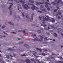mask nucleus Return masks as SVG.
<instances>
[{
    "instance_id": "nucleus-9",
    "label": "nucleus",
    "mask_w": 63,
    "mask_h": 63,
    "mask_svg": "<svg viewBox=\"0 0 63 63\" xmlns=\"http://www.w3.org/2000/svg\"><path fill=\"white\" fill-rule=\"evenodd\" d=\"M8 23H9L10 25H14V24L13 23L11 22H8Z\"/></svg>"
},
{
    "instance_id": "nucleus-38",
    "label": "nucleus",
    "mask_w": 63,
    "mask_h": 63,
    "mask_svg": "<svg viewBox=\"0 0 63 63\" xmlns=\"http://www.w3.org/2000/svg\"><path fill=\"white\" fill-rule=\"evenodd\" d=\"M53 28H54V29H56V28H57V27H54Z\"/></svg>"
},
{
    "instance_id": "nucleus-50",
    "label": "nucleus",
    "mask_w": 63,
    "mask_h": 63,
    "mask_svg": "<svg viewBox=\"0 0 63 63\" xmlns=\"http://www.w3.org/2000/svg\"><path fill=\"white\" fill-rule=\"evenodd\" d=\"M48 29H51V28L49 27H48Z\"/></svg>"
},
{
    "instance_id": "nucleus-20",
    "label": "nucleus",
    "mask_w": 63,
    "mask_h": 63,
    "mask_svg": "<svg viewBox=\"0 0 63 63\" xmlns=\"http://www.w3.org/2000/svg\"><path fill=\"white\" fill-rule=\"evenodd\" d=\"M48 38V37H45L44 38V40H49L48 39H47L46 40V39H47Z\"/></svg>"
},
{
    "instance_id": "nucleus-36",
    "label": "nucleus",
    "mask_w": 63,
    "mask_h": 63,
    "mask_svg": "<svg viewBox=\"0 0 63 63\" xmlns=\"http://www.w3.org/2000/svg\"><path fill=\"white\" fill-rule=\"evenodd\" d=\"M12 12L11 11V10H10V13L11 15H12Z\"/></svg>"
},
{
    "instance_id": "nucleus-6",
    "label": "nucleus",
    "mask_w": 63,
    "mask_h": 63,
    "mask_svg": "<svg viewBox=\"0 0 63 63\" xmlns=\"http://www.w3.org/2000/svg\"><path fill=\"white\" fill-rule=\"evenodd\" d=\"M36 3L37 4V5H40V4H44V2H39L37 1H36Z\"/></svg>"
},
{
    "instance_id": "nucleus-64",
    "label": "nucleus",
    "mask_w": 63,
    "mask_h": 63,
    "mask_svg": "<svg viewBox=\"0 0 63 63\" xmlns=\"http://www.w3.org/2000/svg\"><path fill=\"white\" fill-rule=\"evenodd\" d=\"M10 56H11V57H13V56H12L11 55H10Z\"/></svg>"
},
{
    "instance_id": "nucleus-12",
    "label": "nucleus",
    "mask_w": 63,
    "mask_h": 63,
    "mask_svg": "<svg viewBox=\"0 0 63 63\" xmlns=\"http://www.w3.org/2000/svg\"><path fill=\"white\" fill-rule=\"evenodd\" d=\"M51 19H52L51 20H50L51 21H52V22H54L55 21V19H54L53 18H52Z\"/></svg>"
},
{
    "instance_id": "nucleus-14",
    "label": "nucleus",
    "mask_w": 63,
    "mask_h": 63,
    "mask_svg": "<svg viewBox=\"0 0 63 63\" xmlns=\"http://www.w3.org/2000/svg\"><path fill=\"white\" fill-rule=\"evenodd\" d=\"M36 49L37 50H39V51H40V52H42V50H41L40 49H39V48H36Z\"/></svg>"
},
{
    "instance_id": "nucleus-22",
    "label": "nucleus",
    "mask_w": 63,
    "mask_h": 63,
    "mask_svg": "<svg viewBox=\"0 0 63 63\" xmlns=\"http://www.w3.org/2000/svg\"><path fill=\"white\" fill-rule=\"evenodd\" d=\"M41 30H38L37 32H38V33H41Z\"/></svg>"
},
{
    "instance_id": "nucleus-31",
    "label": "nucleus",
    "mask_w": 63,
    "mask_h": 63,
    "mask_svg": "<svg viewBox=\"0 0 63 63\" xmlns=\"http://www.w3.org/2000/svg\"><path fill=\"white\" fill-rule=\"evenodd\" d=\"M48 3H47V2H45V4L46 5H47L48 4Z\"/></svg>"
},
{
    "instance_id": "nucleus-10",
    "label": "nucleus",
    "mask_w": 63,
    "mask_h": 63,
    "mask_svg": "<svg viewBox=\"0 0 63 63\" xmlns=\"http://www.w3.org/2000/svg\"><path fill=\"white\" fill-rule=\"evenodd\" d=\"M23 34H24L25 35H27V34H28L27 33H25V30H23Z\"/></svg>"
},
{
    "instance_id": "nucleus-45",
    "label": "nucleus",
    "mask_w": 63,
    "mask_h": 63,
    "mask_svg": "<svg viewBox=\"0 0 63 63\" xmlns=\"http://www.w3.org/2000/svg\"><path fill=\"white\" fill-rule=\"evenodd\" d=\"M17 8L18 10H19V6H17Z\"/></svg>"
},
{
    "instance_id": "nucleus-46",
    "label": "nucleus",
    "mask_w": 63,
    "mask_h": 63,
    "mask_svg": "<svg viewBox=\"0 0 63 63\" xmlns=\"http://www.w3.org/2000/svg\"><path fill=\"white\" fill-rule=\"evenodd\" d=\"M60 18V17L58 16V19H59V18Z\"/></svg>"
},
{
    "instance_id": "nucleus-59",
    "label": "nucleus",
    "mask_w": 63,
    "mask_h": 63,
    "mask_svg": "<svg viewBox=\"0 0 63 63\" xmlns=\"http://www.w3.org/2000/svg\"><path fill=\"white\" fill-rule=\"evenodd\" d=\"M3 32V33H4V34H6V33H5V32Z\"/></svg>"
},
{
    "instance_id": "nucleus-1",
    "label": "nucleus",
    "mask_w": 63,
    "mask_h": 63,
    "mask_svg": "<svg viewBox=\"0 0 63 63\" xmlns=\"http://www.w3.org/2000/svg\"><path fill=\"white\" fill-rule=\"evenodd\" d=\"M39 18L40 20H41V19H44V20H42V21H43V22H42V23L43 24L46 23V22H44V21H48V19H49L48 18H47L46 17L44 18V16H42L41 17L40 16H39Z\"/></svg>"
},
{
    "instance_id": "nucleus-47",
    "label": "nucleus",
    "mask_w": 63,
    "mask_h": 63,
    "mask_svg": "<svg viewBox=\"0 0 63 63\" xmlns=\"http://www.w3.org/2000/svg\"><path fill=\"white\" fill-rule=\"evenodd\" d=\"M8 1H11L12 2H13V0H8Z\"/></svg>"
},
{
    "instance_id": "nucleus-23",
    "label": "nucleus",
    "mask_w": 63,
    "mask_h": 63,
    "mask_svg": "<svg viewBox=\"0 0 63 63\" xmlns=\"http://www.w3.org/2000/svg\"><path fill=\"white\" fill-rule=\"evenodd\" d=\"M38 12H39V13H43V12L39 10L38 11Z\"/></svg>"
},
{
    "instance_id": "nucleus-56",
    "label": "nucleus",
    "mask_w": 63,
    "mask_h": 63,
    "mask_svg": "<svg viewBox=\"0 0 63 63\" xmlns=\"http://www.w3.org/2000/svg\"><path fill=\"white\" fill-rule=\"evenodd\" d=\"M45 51H47V49H45Z\"/></svg>"
},
{
    "instance_id": "nucleus-49",
    "label": "nucleus",
    "mask_w": 63,
    "mask_h": 63,
    "mask_svg": "<svg viewBox=\"0 0 63 63\" xmlns=\"http://www.w3.org/2000/svg\"><path fill=\"white\" fill-rule=\"evenodd\" d=\"M14 1H16V2H17V0H14Z\"/></svg>"
},
{
    "instance_id": "nucleus-3",
    "label": "nucleus",
    "mask_w": 63,
    "mask_h": 63,
    "mask_svg": "<svg viewBox=\"0 0 63 63\" xmlns=\"http://www.w3.org/2000/svg\"><path fill=\"white\" fill-rule=\"evenodd\" d=\"M40 38L41 40L40 39L36 40V39H32V41H36V42H39V41H42V40H43V37L41 35H39L38 36Z\"/></svg>"
},
{
    "instance_id": "nucleus-15",
    "label": "nucleus",
    "mask_w": 63,
    "mask_h": 63,
    "mask_svg": "<svg viewBox=\"0 0 63 63\" xmlns=\"http://www.w3.org/2000/svg\"><path fill=\"white\" fill-rule=\"evenodd\" d=\"M8 50H15V49H13L11 48H9L8 49Z\"/></svg>"
},
{
    "instance_id": "nucleus-27",
    "label": "nucleus",
    "mask_w": 63,
    "mask_h": 63,
    "mask_svg": "<svg viewBox=\"0 0 63 63\" xmlns=\"http://www.w3.org/2000/svg\"><path fill=\"white\" fill-rule=\"evenodd\" d=\"M6 37V36H0V38H2V37Z\"/></svg>"
},
{
    "instance_id": "nucleus-5",
    "label": "nucleus",
    "mask_w": 63,
    "mask_h": 63,
    "mask_svg": "<svg viewBox=\"0 0 63 63\" xmlns=\"http://www.w3.org/2000/svg\"><path fill=\"white\" fill-rule=\"evenodd\" d=\"M24 47H27V48H30V47H29V46L26 44H25L24 45Z\"/></svg>"
},
{
    "instance_id": "nucleus-11",
    "label": "nucleus",
    "mask_w": 63,
    "mask_h": 63,
    "mask_svg": "<svg viewBox=\"0 0 63 63\" xmlns=\"http://www.w3.org/2000/svg\"><path fill=\"white\" fill-rule=\"evenodd\" d=\"M29 1L31 3H34L35 1L34 0H30Z\"/></svg>"
},
{
    "instance_id": "nucleus-43",
    "label": "nucleus",
    "mask_w": 63,
    "mask_h": 63,
    "mask_svg": "<svg viewBox=\"0 0 63 63\" xmlns=\"http://www.w3.org/2000/svg\"><path fill=\"white\" fill-rule=\"evenodd\" d=\"M27 19V20H28V21H29V20H30V21H31V20H30V19H29V18H28Z\"/></svg>"
},
{
    "instance_id": "nucleus-28",
    "label": "nucleus",
    "mask_w": 63,
    "mask_h": 63,
    "mask_svg": "<svg viewBox=\"0 0 63 63\" xmlns=\"http://www.w3.org/2000/svg\"><path fill=\"white\" fill-rule=\"evenodd\" d=\"M40 7L41 8H44V6L43 5H40Z\"/></svg>"
},
{
    "instance_id": "nucleus-4",
    "label": "nucleus",
    "mask_w": 63,
    "mask_h": 63,
    "mask_svg": "<svg viewBox=\"0 0 63 63\" xmlns=\"http://www.w3.org/2000/svg\"><path fill=\"white\" fill-rule=\"evenodd\" d=\"M22 6H23V7H24V8L27 10H28V9H30V7H29L27 5L24 4L22 5Z\"/></svg>"
},
{
    "instance_id": "nucleus-18",
    "label": "nucleus",
    "mask_w": 63,
    "mask_h": 63,
    "mask_svg": "<svg viewBox=\"0 0 63 63\" xmlns=\"http://www.w3.org/2000/svg\"><path fill=\"white\" fill-rule=\"evenodd\" d=\"M11 4V5H10V6L9 7V8L10 9V8H11V6H12V5H13V3H10Z\"/></svg>"
},
{
    "instance_id": "nucleus-17",
    "label": "nucleus",
    "mask_w": 63,
    "mask_h": 63,
    "mask_svg": "<svg viewBox=\"0 0 63 63\" xmlns=\"http://www.w3.org/2000/svg\"><path fill=\"white\" fill-rule=\"evenodd\" d=\"M33 16H34V14H32L31 17L32 20H33Z\"/></svg>"
},
{
    "instance_id": "nucleus-60",
    "label": "nucleus",
    "mask_w": 63,
    "mask_h": 63,
    "mask_svg": "<svg viewBox=\"0 0 63 63\" xmlns=\"http://www.w3.org/2000/svg\"><path fill=\"white\" fill-rule=\"evenodd\" d=\"M18 40H20V38H19L18 39Z\"/></svg>"
},
{
    "instance_id": "nucleus-55",
    "label": "nucleus",
    "mask_w": 63,
    "mask_h": 63,
    "mask_svg": "<svg viewBox=\"0 0 63 63\" xmlns=\"http://www.w3.org/2000/svg\"><path fill=\"white\" fill-rule=\"evenodd\" d=\"M47 2H49V1L48 0H47Z\"/></svg>"
},
{
    "instance_id": "nucleus-42",
    "label": "nucleus",
    "mask_w": 63,
    "mask_h": 63,
    "mask_svg": "<svg viewBox=\"0 0 63 63\" xmlns=\"http://www.w3.org/2000/svg\"><path fill=\"white\" fill-rule=\"evenodd\" d=\"M31 61H32L33 62L34 61V60L33 59H31Z\"/></svg>"
},
{
    "instance_id": "nucleus-29",
    "label": "nucleus",
    "mask_w": 63,
    "mask_h": 63,
    "mask_svg": "<svg viewBox=\"0 0 63 63\" xmlns=\"http://www.w3.org/2000/svg\"><path fill=\"white\" fill-rule=\"evenodd\" d=\"M58 13L59 15H61V13L59 12H58Z\"/></svg>"
},
{
    "instance_id": "nucleus-61",
    "label": "nucleus",
    "mask_w": 63,
    "mask_h": 63,
    "mask_svg": "<svg viewBox=\"0 0 63 63\" xmlns=\"http://www.w3.org/2000/svg\"><path fill=\"white\" fill-rule=\"evenodd\" d=\"M61 35H62V36H63V34L61 33Z\"/></svg>"
},
{
    "instance_id": "nucleus-40",
    "label": "nucleus",
    "mask_w": 63,
    "mask_h": 63,
    "mask_svg": "<svg viewBox=\"0 0 63 63\" xmlns=\"http://www.w3.org/2000/svg\"><path fill=\"white\" fill-rule=\"evenodd\" d=\"M47 10H50V8H47Z\"/></svg>"
},
{
    "instance_id": "nucleus-25",
    "label": "nucleus",
    "mask_w": 63,
    "mask_h": 63,
    "mask_svg": "<svg viewBox=\"0 0 63 63\" xmlns=\"http://www.w3.org/2000/svg\"><path fill=\"white\" fill-rule=\"evenodd\" d=\"M42 11H46V9H42Z\"/></svg>"
},
{
    "instance_id": "nucleus-30",
    "label": "nucleus",
    "mask_w": 63,
    "mask_h": 63,
    "mask_svg": "<svg viewBox=\"0 0 63 63\" xmlns=\"http://www.w3.org/2000/svg\"><path fill=\"white\" fill-rule=\"evenodd\" d=\"M22 15L23 16V17H24V14L23 13H22Z\"/></svg>"
},
{
    "instance_id": "nucleus-54",
    "label": "nucleus",
    "mask_w": 63,
    "mask_h": 63,
    "mask_svg": "<svg viewBox=\"0 0 63 63\" xmlns=\"http://www.w3.org/2000/svg\"><path fill=\"white\" fill-rule=\"evenodd\" d=\"M30 5H31L32 6H33V4H30Z\"/></svg>"
},
{
    "instance_id": "nucleus-35",
    "label": "nucleus",
    "mask_w": 63,
    "mask_h": 63,
    "mask_svg": "<svg viewBox=\"0 0 63 63\" xmlns=\"http://www.w3.org/2000/svg\"><path fill=\"white\" fill-rule=\"evenodd\" d=\"M26 55H25V54H23V55H21L22 56H26Z\"/></svg>"
},
{
    "instance_id": "nucleus-62",
    "label": "nucleus",
    "mask_w": 63,
    "mask_h": 63,
    "mask_svg": "<svg viewBox=\"0 0 63 63\" xmlns=\"http://www.w3.org/2000/svg\"><path fill=\"white\" fill-rule=\"evenodd\" d=\"M61 47H63V46H61Z\"/></svg>"
},
{
    "instance_id": "nucleus-21",
    "label": "nucleus",
    "mask_w": 63,
    "mask_h": 63,
    "mask_svg": "<svg viewBox=\"0 0 63 63\" xmlns=\"http://www.w3.org/2000/svg\"><path fill=\"white\" fill-rule=\"evenodd\" d=\"M33 55H34V56H36V55H35V54H35V53H36L35 52H33Z\"/></svg>"
},
{
    "instance_id": "nucleus-33",
    "label": "nucleus",
    "mask_w": 63,
    "mask_h": 63,
    "mask_svg": "<svg viewBox=\"0 0 63 63\" xmlns=\"http://www.w3.org/2000/svg\"><path fill=\"white\" fill-rule=\"evenodd\" d=\"M5 26L4 27V26H3L2 27V29H3V28H5Z\"/></svg>"
},
{
    "instance_id": "nucleus-44",
    "label": "nucleus",
    "mask_w": 63,
    "mask_h": 63,
    "mask_svg": "<svg viewBox=\"0 0 63 63\" xmlns=\"http://www.w3.org/2000/svg\"><path fill=\"white\" fill-rule=\"evenodd\" d=\"M22 43H23V42H20V44H22Z\"/></svg>"
},
{
    "instance_id": "nucleus-19",
    "label": "nucleus",
    "mask_w": 63,
    "mask_h": 63,
    "mask_svg": "<svg viewBox=\"0 0 63 63\" xmlns=\"http://www.w3.org/2000/svg\"><path fill=\"white\" fill-rule=\"evenodd\" d=\"M53 33L55 35V36L54 35L55 37H57V34H56L55 32H54Z\"/></svg>"
},
{
    "instance_id": "nucleus-34",
    "label": "nucleus",
    "mask_w": 63,
    "mask_h": 63,
    "mask_svg": "<svg viewBox=\"0 0 63 63\" xmlns=\"http://www.w3.org/2000/svg\"><path fill=\"white\" fill-rule=\"evenodd\" d=\"M58 10L57 9H55L54 10V12H56V11H57Z\"/></svg>"
},
{
    "instance_id": "nucleus-53",
    "label": "nucleus",
    "mask_w": 63,
    "mask_h": 63,
    "mask_svg": "<svg viewBox=\"0 0 63 63\" xmlns=\"http://www.w3.org/2000/svg\"><path fill=\"white\" fill-rule=\"evenodd\" d=\"M57 9H59V7H58V6H57Z\"/></svg>"
},
{
    "instance_id": "nucleus-39",
    "label": "nucleus",
    "mask_w": 63,
    "mask_h": 63,
    "mask_svg": "<svg viewBox=\"0 0 63 63\" xmlns=\"http://www.w3.org/2000/svg\"><path fill=\"white\" fill-rule=\"evenodd\" d=\"M59 58H60V59H62V57H59Z\"/></svg>"
},
{
    "instance_id": "nucleus-52",
    "label": "nucleus",
    "mask_w": 63,
    "mask_h": 63,
    "mask_svg": "<svg viewBox=\"0 0 63 63\" xmlns=\"http://www.w3.org/2000/svg\"><path fill=\"white\" fill-rule=\"evenodd\" d=\"M53 41H54V42H55V40L54 39H53Z\"/></svg>"
},
{
    "instance_id": "nucleus-51",
    "label": "nucleus",
    "mask_w": 63,
    "mask_h": 63,
    "mask_svg": "<svg viewBox=\"0 0 63 63\" xmlns=\"http://www.w3.org/2000/svg\"><path fill=\"white\" fill-rule=\"evenodd\" d=\"M28 16V15H27V16H26V18H27Z\"/></svg>"
},
{
    "instance_id": "nucleus-41",
    "label": "nucleus",
    "mask_w": 63,
    "mask_h": 63,
    "mask_svg": "<svg viewBox=\"0 0 63 63\" xmlns=\"http://www.w3.org/2000/svg\"><path fill=\"white\" fill-rule=\"evenodd\" d=\"M54 27L52 25L50 26V27H51L52 28H53Z\"/></svg>"
},
{
    "instance_id": "nucleus-13",
    "label": "nucleus",
    "mask_w": 63,
    "mask_h": 63,
    "mask_svg": "<svg viewBox=\"0 0 63 63\" xmlns=\"http://www.w3.org/2000/svg\"><path fill=\"white\" fill-rule=\"evenodd\" d=\"M35 8H36V6H33V7H31V9H32V10H33L35 9Z\"/></svg>"
},
{
    "instance_id": "nucleus-16",
    "label": "nucleus",
    "mask_w": 63,
    "mask_h": 63,
    "mask_svg": "<svg viewBox=\"0 0 63 63\" xmlns=\"http://www.w3.org/2000/svg\"><path fill=\"white\" fill-rule=\"evenodd\" d=\"M31 36H32L33 38H34V37H36V34H33Z\"/></svg>"
},
{
    "instance_id": "nucleus-37",
    "label": "nucleus",
    "mask_w": 63,
    "mask_h": 63,
    "mask_svg": "<svg viewBox=\"0 0 63 63\" xmlns=\"http://www.w3.org/2000/svg\"><path fill=\"white\" fill-rule=\"evenodd\" d=\"M45 6L46 7V8L48 7V5H45Z\"/></svg>"
},
{
    "instance_id": "nucleus-2",
    "label": "nucleus",
    "mask_w": 63,
    "mask_h": 63,
    "mask_svg": "<svg viewBox=\"0 0 63 63\" xmlns=\"http://www.w3.org/2000/svg\"><path fill=\"white\" fill-rule=\"evenodd\" d=\"M58 1L57 2V3H55V2H51V3L53 5H59V4H63V2L61 1V0H57Z\"/></svg>"
},
{
    "instance_id": "nucleus-26",
    "label": "nucleus",
    "mask_w": 63,
    "mask_h": 63,
    "mask_svg": "<svg viewBox=\"0 0 63 63\" xmlns=\"http://www.w3.org/2000/svg\"><path fill=\"white\" fill-rule=\"evenodd\" d=\"M57 63H63V62L62 61H59L57 62Z\"/></svg>"
},
{
    "instance_id": "nucleus-57",
    "label": "nucleus",
    "mask_w": 63,
    "mask_h": 63,
    "mask_svg": "<svg viewBox=\"0 0 63 63\" xmlns=\"http://www.w3.org/2000/svg\"><path fill=\"white\" fill-rule=\"evenodd\" d=\"M36 8L37 9H39L37 7H36Z\"/></svg>"
},
{
    "instance_id": "nucleus-48",
    "label": "nucleus",
    "mask_w": 63,
    "mask_h": 63,
    "mask_svg": "<svg viewBox=\"0 0 63 63\" xmlns=\"http://www.w3.org/2000/svg\"><path fill=\"white\" fill-rule=\"evenodd\" d=\"M12 33H13V34H16V32H12Z\"/></svg>"
},
{
    "instance_id": "nucleus-7",
    "label": "nucleus",
    "mask_w": 63,
    "mask_h": 63,
    "mask_svg": "<svg viewBox=\"0 0 63 63\" xmlns=\"http://www.w3.org/2000/svg\"><path fill=\"white\" fill-rule=\"evenodd\" d=\"M25 0H23V1H22V0H21L20 1V2H21V3H22V4H24L25 3Z\"/></svg>"
},
{
    "instance_id": "nucleus-24",
    "label": "nucleus",
    "mask_w": 63,
    "mask_h": 63,
    "mask_svg": "<svg viewBox=\"0 0 63 63\" xmlns=\"http://www.w3.org/2000/svg\"><path fill=\"white\" fill-rule=\"evenodd\" d=\"M6 57L7 58H8V59H9L10 58V57H9V55H7L6 56Z\"/></svg>"
},
{
    "instance_id": "nucleus-58",
    "label": "nucleus",
    "mask_w": 63,
    "mask_h": 63,
    "mask_svg": "<svg viewBox=\"0 0 63 63\" xmlns=\"http://www.w3.org/2000/svg\"><path fill=\"white\" fill-rule=\"evenodd\" d=\"M20 9H22V7H20Z\"/></svg>"
},
{
    "instance_id": "nucleus-8",
    "label": "nucleus",
    "mask_w": 63,
    "mask_h": 63,
    "mask_svg": "<svg viewBox=\"0 0 63 63\" xmlns=\"http://www.w3.org/2000/svg\"><path fill=\"white\" fill-rule=\"evenodd\" d=\"M25 62H26L27 63H30V61L28 59H27L26 60H25Z\"/></svg>"
},
{
    "instance_id": "nucleus-63",
    "label": "nucleus",
    "mask_w": 63,
    "mask_h": 63,
    "mask_svg": "<svg viewBox=\"0 0 63 63\" xmlns=\"http://www.w3.org/2000/svg\"><path fill=\"white\" fill-rule=\"evenodd\" d=\"M41 26H43V24H41Z\"/></svg>"
},
{
    "instance_id": "nucleus-32",
    "label": "nucleus",
    "mask_w": 63,
    "mask_h": 63,
    "mask_svg": "<svg viewBox=\"0 0 63 63\" xmlns=\"http://www.w3.org/2000/svg\"><path fill=\"white\" fill-rule=\"evenodd\" d=\"M42 55H43L44 56H45V55H46V54H45L44 53H42Z\"/></svg>"
}]
</instances>
